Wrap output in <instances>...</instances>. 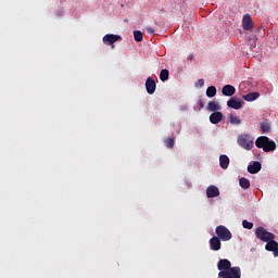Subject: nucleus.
Returning <instances> with one entry per match:
<instances>
[{
    "mask_svg": "<svg viewBox=\"0 0 278 278\" xmlns=\"http://www.w3.org/2000/svg\"><path fill=\"white\" fill-rule=\"evenodd\" d=\"M217 268L219 271L218 277L220 278H240L242 277V271L240 267H231V262L227 258H222L217 263Z\"/></svg>",
    "mask_w": 278,
    "mask_h": 278,
    "instance_id": "1",
    "label": "nucleus"
},
{
    "mask_svg": "<svg viewBox=\"0 0 278 278\" xmlns=\"http://www.w3.org/2000/svg\"><path fill=\"white\" fill-rule=\"evenodd\" d=\"M255 146L257 149H263L265 153H270V151H275L277 149V143L266 136L258 137L255 141Z\"/></svg>",
    "mask_w": 278,
    "mask_h": 278,
    "instance_id": "2",
    "label": "nucleus"
},
{
    "mask_svg": "<svg viewBox=\"0 0 278 278\" xmlns=\"http://www.w3.org/2000/svg\"><path fill=\"white\" fill-rule=\"evenodd\" d=\"M255 237L257 240H261V242H268L269 240H275V233L268 232L266 228L264 227H257L255 229Z\"/></svg>",
    "mask_w": 278,
    "mask_h": 278,
    "instance_id": "3",
    "label": "nucleus"
},
{
    "mask_svg": "<svg viewBox=\"0 0 278 278\" xmlns=\"http://www.w3.org/2000/svg\"><path fill=\"white\" fill-rule=\"evenodd\" d=\"M215 233H216L217 238L223 240V242H229V240H231V238H233V236L231 235V231L228 230V228L224 225L217 226L215 229Z\"/></svg>",
    "mask_w": 278,
    "mask_h": 278,
    "instance_id": "4",
    "label": "nucleus"
},
{
    "mask_svg": "<svg viewBox=\"0 0 278 278\" xmlns=\"http://www.w3.org/2000/svg\"><path fill=\"white\" fill-rule=\"evenodd\" d=\"M237 142L242 149H245V151H251V149H253V140H251L249 135L239 136Z\"/></svg>",
    "mask_w": 278,
    "mask_h": 278,
    "instance_id": "5",
    "label": "nucleus"
},
{
    "mask_svg": "<svg viewBox=\"0 0 278 278\" xmlns=\"http://www.w3.org/2000/svg\"><path fill=\"white\" fill-rule=\"evenodd\" d=\"M102 40L104 45H109L111 49H114V42H119L121 40H123V37H121L119 35L108 34L103 37Z\"/></svg>",
    "mask_w": 278,
    "mask_h": 278,
    "instance_id": "6",
    "label": "nucleus"
},
{
    "mask_svg": "<svg viewBox=\"0 0 278 278\" xmlns=\"http://www.w3.org/2000/svg\"><path fill=\"white\" fill-rule=\"evenodd\" d=\"M157 85L155 84V79L153 77H148L146 80V90L148 94H155V89Z\"/></svg>",
    "mask_w": 278,
    "mask_h": 278,
    "instance_id": "7",
    "label": "nucleus"
},
{
    "mask_svg": "<svg viewBox=\"0 0 278 278\" xmlns=\"http://www.w3.org/2000/svg\"><path fill=\"white\" fill-rule=\"evenodd\" d=\"M206 197L207 199H215V197H220V190L218 187L211 185L206 189Z\"/></svg>",
    "mask_w": 278,
    "mask_h": 278,
    "instance_id": "8",
    "label": "nucleus"
},
{
    "mask_svg": "<svg viewBox=\"0 0 278 278\" xmlns=\"http://www.w3.org/2000/svg\"><path fill=\"white\" fill-rule=\"evenodd\" d=\"M261 170H262V163H260L258 161H254L252 165L248 166V173H250V175H255Z\"/></svg>",
    "mask_w": 278,
    "mask_h": 278,
    "instance_id": "9",
    "label": "nucleus"
},
{
    "mask_svg": "<svg viewBox=\"0 0 278 278\" xmlns=\"http://www.w3.org/2000/svg\"><path fill=\"white\" fill-rule=\"evenodd\" d=\"M242 27L245 31L253 29V21L251 20V15L247 14L242 18Z\"/></svg>",
    "mask_w": 278,
    "mask_h": 278,
    "instance_id": "10",
    "label": "nucleus"
},
{
    "mask_svg": "<svg viewBox=\"0 0 278 278\" xmlns=\"http://www.w3.org/2000/svg\"><path fill=\"white\" fill-rule=\"evenodd\" d=\"M220 239L218 237H213L210 239V249L211 251H220Z\"/></svg>",
    "mask_w": 278,
    "mask_h": 278,
    "instance_id": "11",
    "label": "nucleus"
},
{
    "mask_svg": "<svg viewBox=\"0 0 278 278\" xmlns=\"http://www.w3.org/2000/svg\"><path fill=\"white\" fill-rule=\"evenodd\" d=\"M224 97H233L236 94V87L231 85H225L222 89Z\"/></svg>",
    "mask_w": 278,
    "mask_h": 278,
    "instance_id": "12",
    "label": "nucleus"
},
{
    "mask_svg": "<svg viewBox=\"0 0 278 278\" xmlns=\"http://www.w3.org/2000/svg\"><path fill=\"white\" fill-rule=\"evenodd\" d=\"M228 108H231L232 110H242V105H244L243 101H238L235 98H231L227 102Z\"/></svg>",
    "mask_w": 278,
    "mask_h": 278,
    "instance_id": "13",
    "label": "nucleus"
},
{
    "mask_svg": "<svg viewBox=\"0 0 278 278\" xmlns=\"http://www.w3.org/2000/svg\"><path fill=\"white\" fill-rule=\"evenodd\" d=\"M220 121H223V113H220L219 111L214 112L210 115V123H212V125H218Z\"/></svg>",
    "mask_w": 278,
    "mask_h": 278,
    "instance_id": "14",
    "label": "nucleus"
},
{
    "mask_svg": "<svg viewBox=\"0 0 278 278\" xmlns=\"http://www.w3.org/2000/svg\"><path fill=\"white\" fill-rule=\"evenodd\" d=\"M206 110L208 112H218L220 110V103H218L217 101H210L207 103Z\"/></svg>",
    "mask_w": 278,
    "mask_h": 278,
    "instance_id": "15",
    "label": "nucleus"
},
{
    "mask_svg": "<svg viewBox=\"0 0 278 278\" xmlns=\"http://www.w3.org/2000/svg\"><path fill=\"white\" fill-rule=\"evenodd\" d=\"M219 165L224 170H226V168H229V156L222 154L219 156Z\"/></svg>",
    "mask_w": 278,
    "mask_h": 278,
    "instance_id": "16",
    "label": "nucleus"
},
{
    "mask_svg": "<svg viewBox=\"0 0 278 278\" xmlns=\"http://www.w3.org/2000/svg\"><path fill=\"white\" fill-rule=\"evenodd\" d=\"M239 186L243 190H249L251 188V181L248 178H240L239 179Z\"/></svg>",
    "mask_w": 278,
    "mask_h": 278,
    "instance_id": "17",
    "label": "nucleus"
},
{
    "mask_svg": "<svg viewBox=\"0 0 278 278\" xmlns=\"http://www.w3.org/2000/svg\"><path fill=\"white\" fill-rule=\"evenodd\" d=\"M277 247H278V242L275 241V239L266 241V245H265L266 251L273 252L275 249H277Z\"/></svg>",
    "mask_w": 278,
    "mask_h": 278,
    "instance_id": "18",
    "label": "nucleus"
},
{
    "mask_svg": "<svg viewBox=\"0 0 278 278\" xmlns=\"http://www.w3.org/2000/svg\"><path fill=\"white\" fill-rule=\"evenodd\" d=\"M244 101H255L260 99V92H250L243 96Z\"/></svg>",
    "mask_w": 278,
    "mask_h": 278,
    "instance_id": "19",
    "label": "nucleus"
},
{
    "mask_svg": "<svg viewBox=\"0 0 278 278\" xmlns=\"http://www.w3.org/2000/svg\"><path fill=\"white\" fill-rule=\"evenodd\" d=\"M228 119H229V123H230L231 125H240V124L242 123V119H240V117H238V116H236V115H233V114H230V115L228 116Z\"/></svg>",
    "mask_w": 278,
    "mask_h": 278,
    "instance_id": "20",
    "label": "nucleus"
},
{
    "mask_svg": "<svg viewBox=\"0 0 278 278\" xmlns=\"http://www.w3.org/2000/svg\"><path fill=\"white\" fill-rule=\"evenodd\" d=\"M261 131L263 134H270V124L268 122L261 123Z\"/></svg>",
    "mask_w": 278,
    "mask_h": 278,
    "instance_id": "21",
    "label": "nucleus"
},
{
    "mask_svg": "<svg viewBox=\"0 0 278 278\" xmlns=\"http://www.w3.org/2000/svg\"><path fill=\"white\" fill-rule=\"evenodd\" d=\"M206 97H208V99H212L213 97H216V88L214 86H210L206 89Z\"/></svg>",
    "mask_w": 278,
    "mask_h": 278,
    "instance_id": "22",
    "label": "nucleus"
},
{
    "mask_svg": "<svg viewBox=\"0 0 278 278\" xmlns=\"http://www.w3.org/2000/svg\"><path fill=\"white\" fill-rule=\"evenodd\" d=\"M168 76H169L168 70L161 71V73H160L161 81H168Z\"/></svg>",
    "mask_w": 278,
    "mask_h": 278,
    "instance_id": "23",
    "label": "nucleus"
},
{
    "mask_svg": "<svg viewBox=\"0 0 278 278\" xmlns=\"http://www.w3.org/2000/svg\"><path fill=\"white\" fill-rule=\"evenodd\" d=\"M134 38H135L136 42H142V40H143L142 31L135 30L134 31Z\"/></svg>",
    "mask_w": 278,
    "mask_h": 278,
    "instance_id": "24",
    "label": "nucleus"
},
{
    "mask_svg": "<svg viewBox=\"0 0 278 278\" xmlns=\"http://www.w3.org/2000/svg\"><path fill=\"white\" fill-rule=\"evenodd\" d=\"M165 147H167V149H173V147H175V139L173 138H167L165 140Z\"/></svg>",
    "mask_w": 278,
    "mask_h": 278,
    "instance_id": "25",
    "label": "nucleus"
},
{
    "mask_svg": "<svg viewBox=\"0 0 278 278\" xmlns=\"http://www.w3.org/2000/svg\"><path fill=\"white\" fill-rule=\"evenodd\" d=\"M242 227H243L244 229H251V228L253 227V223H251V222H249V220H247V219H243V222H242Z\"/></svg>",
    "mask_w": 278,
    "mask_h": 278,
    "instance_id": "26",
    "label": "nucleus"
},
{
    "mask_svg": "<svg viewBox=\"0 0 278 278\" xmlns=\"http://www.w3.org/2000/svg\"><path fill=\"white\" fill-rule=\"evenodd\" d=\"M195 86H200V88H203L205 86V80L203 78L198 79Z\"/></svg>",
    "mask_w": 278,
    "mask_h": 278,
    "instance_id": "27",
    "label": "nucleus"
},
{
    "mask_svg": "<svg viewBox=\"0 0 278 278\" xmlns=\"http://www.w3.org/2000/svg\"><path fill=\"white\" fill-rule=\"evenodd\" d=\"M198 106H199V110H203V108H205V103L203 102V100H199L198 101Z\"/></svg>",
    "mask_w": 278,
    "mask_h": 278,
    "instance_id": "28",
    "label": "nucleus"
},
{
    "mask_svg": "<svg viewBox=\"0 0 278 278\" xmlns=\"http://www.w3.org/2000/svg\"><path fill=\"white\" fill-rule=\"evenodd\" d=\"M146 30L148 34H155V29L151 28V27H146Z\"/></svg>",
    "mask_w": 278,
    "mask_h": 278,
    "instance_id": "29",
    "label": "nucleus"
},
{
    "mask_svg": "<svg viewBox=\"0 0 278 278\" xmlns=\"http://www.w3.org/2000/svg\"><path fill=\"white\" fill-rule=\"evenodd\" d=\"M275 257H278V245L276 247V249L273 251Z\"/></svg>",
    "mask_w": 278,
    "mask_h": 278,
    "instance_id": "30",
    "label": "nucleus"
},
{
    "mask_svg": "<svg viewBox=\"0 0 278 278\" xmlns=\"http://www.w3.org/2000/svg\"><path fill=\"white\" fill-rule=\"evenodd\" d=\"M191 59H192V56H189V58H188V60H191Z\"/></svg>",
    "mask_w": 278,
    "mask_h": 278,
    "instance_id": "31",
    "label": "nucleus"
}]
</instances>
